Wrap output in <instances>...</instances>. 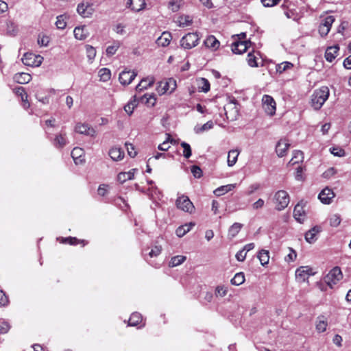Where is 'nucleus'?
<instances>
[{"label": "nucleus", "instance_id": "f257e3e1", "mask_svg": "<svg viewBox=\"0 0 351 351\" xmlns=\"http://www.w3.org/2000/svg\"><path fill=\"white\" fill-rule=\"evenodd\" d=\"M329 96V89L322 86L315 90L311 96V106L315 110H319L324 105Z\"/></svg>", "mask_w": 351, "mask_h": 351}, {"label": "nucleus", "instance_id": "f03ea898", "mask_svg": "<svg viewBox=\"0 0 351 351\" xmlns=\"http://www.w3.org/2000/svg\"><path fill=\"white\" fill-rule=\"evenodd\" d=\"M176 80L170 77L160 82L156 87V90L160 95L171 94L176 90Z\"/></svg>", "mask_w": 351, "mask_h": 351}, {"label": "nucleus", "instance_id": "7ed1b4c3", "mask_svg": "<svg viewBox=\"0 0 351 351\" xmlns=\"http://www.w3.org/2000/svg\"><path fill=\"white\" fill-rule=\"evenodd\" d=\"M199 38L197 32L188 33L181 38L180 45L185 49H191L198 45Z\"/></svg>", "mask_w": 351, "mask_h": 351}, {"label": "nucleus", "instance_id": "20e7f679", "mask_svg": "<svg viewBox=\"0 0 351 351\" xmlns=\"http://www.w3.org/2000/svg\"><path fill=\"white\" fill-rule=\"evenodd\" d=\"M274 200L276 209L282 210L288 206L290 199L287 191L280 190L275 193Z\"/></svg>", "mask_w": 351, "mask_h": 351}, {"label": "nucleus", "instance_id": "39448f33", "mask_svg": "<svg viewBox=\"0 0 351 351\" xmlns=\"http://www.w3.org/2000/svg\"><path fill=\"white\" fill-rule=\"evenodd\" d=\"M342 273L339 267H335L324 277V282L330 287L336 285L342 278Z\"/></svg>", "mask_w": 351, "mask_h": 351}, {"label": "nucleus", "instance_id": "423d86ee", "mask_svg": "<svg viewBox=\"0 0 351 351\" xmlns=\"http://www.w3.org/2000/svg\"><path fill=\"white\" fill-rule=\"evenodd\" d=\"M178 209L184 212L193 213L195 211V206L189 198L186 195H181L178 197L176 202Z\"/></svg>", "mask_w": 351, "mask_h": 351}, {"label": "nucleus", "instance_id": "0eeeda50", "mask_svg": "<svg viewBox=\"0 0 351 351\" xmlns=\"http://www.w3.org/2000/svg\"><path fill=\"white\" fill-rule=\"evenodd\" d=\"M43 60L42 56L32 53H25L22 58L23 63L29 66H39L42 64Z\"/></svg>", "mask_w": 351, "mask_h": 351}, {"label": "nucleus", "instance_id": "6e6552de", "mask_svg": "<svg viewBox=\"0 0 351 351\" xmlns=\"http://www.w3.org/2000/svg\"><path fill=\"white\" fill-rule=\"evenodd\" d=\"M263 108L265 112L270 116H273L276 113V102L272 97L265 95L262 99Z\"/></svg>", "mask_w": 351, "mask_h": 351}, {"label": "nucleus", "instance_id": "1a4fd4ad", "mask_svg": "<svg viewBox=\"0 0 351 351\" xmlns=\"http://www.w3.org/2000/svg\"><path fill=\"white\" fill-rule=\"evenodd\" d=\"M315 273L309 266H301L295 271V278L301 282H305L311 276H313Z\"/></svg>", "mask_w": 351, "mask_h": 351}, {"label": "nucleus", "instance_id": "9d476101", "mask_svg": "<svg viewBox=\"0 0 351 351\" xmlns=\"http://www.w3.org/2000/svg\"><path fill=\"white\" fill-rule=\"evenodd\" d=\"M75 132L90 137L97 135L96 130L87 123H77L75 126Z\"/></svg>", "mask_w": 351, "mask_h": 351}, {"label": "nucleus", "instance_id": "9b49d317", "mask_svg": "<svg viewBox=\"0 0 351 351\" xmlns=\"http://www.w3.org/2000/svg\"><path fill=\"white\" fill-rule=\"evenodd\" d=\"M137 73L134 71L124 70L120 73L119 80L122 85L130 84L136 77Z\"/></svg>", "mask_w": 351, "mask_h": 351}, {"label": "nucleus", "instance_id": "f8f14e48", "mask_svg": "<svg viewBox=\"0 0 351 351\" xmlns=\"http://www.w3.org/2000/svg\"><path fill=\"white\" fill-rule=\"evenodd\" d=\"M290 147L289 141L286 138L280 139L276 145V152L278 157L285 156Z\"/></svg>", "mask_w": 351, "mask_h": 351}, {"label": "nucleus", "instance_id": "ddd939ff", "mask_svg": "<svg viewBox=\"0 0 351 351\" xmlns=\"http://www.w3.org/2000/svg\"><path fill=\"white\" fill-rule=\"evenodd\" d=\"M335 195L332 190L328 187L324 189L319 194V199L324 204H330Z\"/></svg>", "mask_w": 351, "mask_h": 351}, {"label": "nucleus", "instance_id": "4468645a", "mask_svg": "<svg viewBox=\"0 0 351 351\" xmlns=\"http://www.w3.org/2000/svg\"><path fill=\"white\" fill-rule=\"evenodd\" d=\"M250 45V42L246 40L237 41L232 43V51L234 53L241 54L247 51Z\"/></svg>", "mask_w": 351, "mask_h": 351}, {"label": "nucleus", "instance_id": "2eb2a0df", "mask_svg": "<svg viewBox=\"0 0 351 351\" xmlns=\"http://www.w3.org/2000/svg\"><path fill=\"white\" fill-rule=\"evenodd\" d=\"M108 154L112 160L119 161L124 157V151L121 147L114 146L110 149Z\"/></svg>", "mask_w": 351, "mask_h": 351}, {"label": "nucleus", "instance_id": "dca6fc26", "mask_svg": "<svg viewBox=\"0 0 351 351\" xmlns=\"http://www.w3.org/2000/svg\"><path fill=\"white\" fill-rule=\"evenodd\" d=\"M339 50V47L338 45L328 47L325 52L324 56L326 60L329 62H332L338 55Z\"/></svg>", "mask_w": 351, "mask_h": 351}, {"label": "nucleus", "instance_id": "f3484780", "mask_svg": "<svg viewBox=\"0 0 351 351\" xmlns=\"http://www.w3.org/2000/svg\"><path fill=\"white\" fill-rule=\"evenodd\" d=\"M71 156L75 164H81L84 161V151L80 147H75L71 152Z\"/></svg>", "mask_w": 351, "mask_h": 351}, {"label": "nucleus", "instance_id": "a211bd4d", "mask_svg": "<svg viewBox=\"0 0 351 351\" xmlns=\"http://www.w3.org/2000/svg\"><path fill=\"white\" fill-rule=\"evenodd\" d=\"M13 80L18 84H25L29 83L32 80V76L27 73H17L14 75Z\"/></svg>", "mask_w": 351, "mask_h": 351}, {"label": "nucleus", "instance_id": "6ab92c4d", "mask_svg": "<svg viewBox=\"0 0 351 351\" xmlns=\"http://www.w3.org/2000/svg\"><path fill=\"white\" fill-rule=\"evenodd\" d=\"M88 4H84V3H81L78 4L77 8V11L80 15H81L84 18L90 17L93 14V10L89 8Z\"/></svg>", "mask_w": 351, "mask_h": 351}, {"label": "nucleus", "instance_id": "aec40b11", "mask_svg": "<svg viewBox=\"0 0 351 351\" xmlns=\"http://www.w3.org/2000/svg\"><path fill=\"white\" fill-rule=\"evenodd\" d=\"M204 45L212 49L217 50L220 45L219 41L213 35L208 36L204 42Z\"/></svg>", "mask_w": 351, "mask_h": 351}, {"label": "nucleus", "instance_id": "412c9836", "mask_svg": "<svg viewBox=\"0 0 351 351\" xmlns=\"http://www.w3.org/2000/svg\"><path fill=\"white\" fill-rule=\"evenodd\" d=\"M73 33L75 38L80 40L86 39L89 34L85 26L76 27L74 29Z\"/></svg>", "mask_w": 351, "mask_h": 351}, {"label": "nucleus", "instance_id": "4be33fe9", "mask_svg": "<svg viewBox=\"0 0 351 351\" xmlns=\"http://www.w3.org/2000/svg\"><path fill=\"white\" fill-rule=\"evenodd\" d=\"M154 83V79L153 77H147L143 79L136 86V91H142L147 89L148 87L152 86Z\"/></svg>", "mask_w": 351, "mask_h": 351}, {"label": "nucleus", "instance_id": "5701e85b", "mask_svg": "<svg viewBox=\"0 0 351 351\" xmlns=\"http://www.w3.org/2000/svg\"><path fill=\"white\" fill-rule=\"evenodd\" d=\"M293 217L300 223H302L305 219L304 208L300 204H298L294 208Z\"/></svg>", "mask_w": 351, "mask_h": 351}, {"label": "nucleus", "instance_id": "b1692460", "mask_svg": "<svg viewBox=\"0 0 351 351\" xmlns=\"http://www.w3.org/2000/svg\"><path fill=\"white\" fill-rule=\"evenodd\" d=\"M171 39V34L169 32H164L156 40V43L158 46L167 47L169 45Z\"/></svg>", "mask_w": 351, "mask_h": 351}, {"label": "nucleus", "instance_id": "393cba45", "mask_svg": "<svg viewBox=\"0 0 351 351\" xmlns=\"http://www.w3.org/2000/svg\"><path fill=\"white\" fill-rule=\"evenodd\" d=\"M137 171L136 169H132L128 172H121L117 176V180L119 182L123 183L127 180L134 179V173Z\"/></svg>", "mask_w": 351, "mask_h": 351}, {"label": "nucleus", "instance_id": "a878e982", "mask_svg": "<svg viewBox=\"0 0 351 351\" xmlns=\"http://www.w3.org/2000/svg\"><path fill=\"white\" fill-rule=\"evenodd\" d=\"M128 5L132 10L139 12L145 8V3L144 0H128Z\"/></svg>", "mask_w": 351, "mask_h": 351}, {"label": "nucleus", "instance_id": "bb28decb", "mask_svg": "<svg viewBox=\"0 0 351 351\" xmlns=\"http://www.w3.org/2000/svg\"><path fill=\"white\" fill-rule=\"evenodd\" d=\"M320 231V229L317 226H315L311 230H309L305 234V240L309 243H313L316 241V235L317 233H319Z\"/></svg>", "mask_w": 351, "mask_h": 351}, {"label": "nucleus", "instance_id": "cd10ccee", "mask_svg": "<svg viewBox=\"0 0 351 351\" xmlns=\"http://www.w3.org/2000/svg\"><path fill=\"white\" fill-rule=\"evenodd\" d=\"M195 226V223L190 222L178 227L176 231V234L178 237H182L187 232H189L192 228Z\"/></svg>", "mask_w": 351, "mask_h": 351}, {"label": "nucleus", "instance_id": "c85d7f7f", "mask_svg": "<svg viewBox=\"0 0 351 351\" xmlns=\"http://www.w3.org/2000/svg\"><path fill=\"white\" fill-rule=\"evenodd\" d=\"M176 23L179 27H187L192 24L193 19L189 15H180L178 17Z\"/></svg>", "mask_w": 351, "mask_h": 351}, {"label": "nucleus", "instance_id": "c756f323", "mask_svg": "<svg viewBox=\"0 0 351 351\" xmlns=\"http://www.w3.org/2000/svg\"><path fill=\"white\" fill-rule=\"evenodd\" d=\"M235 186H236L235 184H231L221 186L216 189L213 193L217 196H221V195H223L226 194V193L232 191V189H234L235 188Z\"/></svg>", "mask_w": 351, "mask_h": 351}, {"label": "nucleus", "instance_id": "7c9ffc66", "mask_svg": "<svg viewBox=\"0 0 351 351\" xmlns=\"http://www.w3.org/2000/svg\"><path fill=\"white\" fill-rule=\"evenodd\" d=\"M239 154L240 152L238 149H232L228 152V165L229 167H232L236 164Z\"/></svg>", "mask_w": 351, "mask_h": 351}, {"label": "nucleus", "instance_id": "2f4dec72", "mask_svg": "<svg viewBox=\"0 0 351 351\" xmlns=\"http://www.w3.org/2000/svg\"><path fill=\"white\" fill-rule=\"evenodd\" d=\"M197 84L199 91L207 93L210 90V83L206 78L201 77L197 79Z\"/></svg>", "mask_w": 351, "mask_h": 351}, {"label": "nucleus", "instance_id": "473e14b6", "mask_svg": "<svg viewBox=\"0 0 351 351\" xmlns=\"http://www.w3.org/2000/svg\"><path fill=\"white\" fill-rule=\"evenodd\" d=\"M257 257L259 259L261 264L263 266H265L269 263V252L266 250H261V251H259Z\"/></svg>", "mask_w": 351, "mask_h": 351}, {"label": "nucleus", "instance_id": "72a5a7b5", "mask_svg": "<svg viewBox=\"0 0 351 351\" xmlns=\"http://www.w3.org/2000/svg\"><path fill=\"white\" fill-rule=\"evenodd\" d=\"M304 160V154L303 152L300 150H295L293 152V156L290 161L289 162V165H293L295 164H298L302 162Z\"/></svg>", "mask_w": 351, "mask_h": 351}, {"label": "nucleus", "instance_id": "f704fd0d", "mask_svg": "<svg viewBox=\"0 0 351 351\" xmlns=\"http://www.w3.org/2000/svg\"><path fill=\"white\" fill-rule=\"evenodd\" d=\"M67 142L65 138V134H58L53 140V145L58 149L62 148L66 145Z\"/></svg>", "mask_w": 351, "mask_h": 351}, {"label": "nucleus", "instance_id": "c9c22d12", "mask_svg": "<svg viewBox=\"0 0 351 351\" xmlns=\"http://www.w3.org/2000/svg\"><path fill=\"white\" fill-rule=\"evenodd\" d=\"M328 326V322L324 319V316H319L317 317V322L316 324V330L318 332H324L326 330Z\"/></svg>", "mask_w": 351, "mask_h": 351}, {"label": "nucleus", "instance_id": "e433bc0d", "mask_svg": "<svg viewBox=\"0 0 351 351\" xmlns=\"http://www.w3.org/2000/svg\"><path fill=\"white\" fill-rule=\"evenodd\" d=\"M243 227V224L240 223H233L228 230V235L231 238H234L237 235V234L240 232Z\"/></svg>", "mask_w": 351, "mask_h": 351}, {"label": "nucleus", "instance_id": "4c0bfd02", "mask_svg": "<svg viewBox=\"0 0 351 351\" xmlns=\"http://www.w3.org/2000/svg\"><path fill=\"white\" fill-rule=\"evenodd\" d=\"M142 322V316L138 313H133L129 319V325L132 326H138Z\"/></svg>", "mask_w": 351, "mask_h": 351}, {"label": "nucleus", "instance_id": "58836bf2", "mask_svg": "<svg viewBox=\"0 0 351 351\" xmlns=\"http://www.w3.org/2000/svg\"><path fill=\"white\" fill-rule=\"evenodd\" d=\"M293 67V64L290 62H283L276 65V71L282 73L286 71L290 70Z\"/></svg>", "mask_w": 351, "mask_h": 351}, {"label": "nucleus", "instance_id": "ea45409f", "mask_svg": "<svg viewBox=\"0 0 351 351\" xmlns=\"http://www.w3.org/2000/svg\"><path fill=\"white\" fill-rule=\"evenodd\" d=\"M166 135L167 136V138L163 141L162 143L158 146V149L159 150L167 151L170 148L169 143H175V141L171 138V136L169 134H167Z\"/></svg>", "mask_w": 351, "mask_h": 351}, {"label": "nucleus", "instance_id": "a19ab883", "mask_svg": "<svg viewBox=\"0 0 351 351\" xmlns=\"http://www.w3.org/2000/svg\"><path fill=\"white\" fill-rule=\"evenodd\" d=\"M186 259V257L184 256H176L171 258L170 262H169V266L170 267H176L182 263H183Z\"/></svg>", "mask_w": 351, "mask_h": 351}, {"label": "nucleus", "instance_id": "79ce46f5", "mask_svg": "<svg viewBox=\"0 0 351 351\" xmlns=\"http://www.w3.org/2000/svg\"><path fill=\"white\" fill-rule=\"evenodd\" d=\"M99 76L100 80L103 82H107L110 79L111 72L110 70L107 68H102L99 71Z\"/></svg>", "mask_w": 351, "mask_h": 351}, {"label": "nucleus", "instance_id": "37998d69", "mask_svg": "<svg viewBox=\"0 0 351 351\" xmlns=\"http://www.w3.org/2000/svg\"><path fill=\"white\" fill-rule=\"evenodd\" d=\"M213 128V122L212 121H208L204 125L199 126L197 125L195 127L194 130L196 133L203 132L204 131L210 130Z\"/></svg>", "mask_w": 351, "mask_h": 351}, {"label": "nucleus", "instance_id": "c03bdc74", "mask_svg": "<svg viewBox=\"0 0 351 351\" xmlns=\"http://www.w3.org/2000/svg\"><path fill=\"white\" fill-rule=\"evenodd\" d=\"M245 282V276L243 273L239 272L234 275L233 278L231 280V283L234 285H241Z\"/></svg>", "mask_w": 351, "mask_h": 351}, {"label": "nucleus", "instance_id": "a18cd8bd", "mask_svg": "<svg viewBox=\"0 0 351 351\" xmlns=\"http://www.w3.org/2000/svg\"><path fill=\"white\" fill-rule=\"evenodd\" d=\"M341 221V216L339 214H332L329 217V223L332 227L339 226Z\"/></svg>", "mask_w": 351, "mask_h": 351}, {"label": "nucleus", "instance_id": "49530a36", "mask_svg": "<svg viewBox=\"0 0 351 351\" xmlns=\"http://www.w3.org/2000/svg\"><path fill=\"white\" fill-rule=\"evenodd\" d=\"M6 33L10 36H14L17 33V26L12 21H8L6 23Z\"/></svg>", "mask_w": 351, "mask_h": 351}, {"label": "nucleus", "instance_id": "de8ad7c7", "mask_svg": "<svg viewBox=\"0 0 351 351\" xmlns=\"http://www.w3.org/2000/svg\"><path fill=\"white\" fill-rule=\"evenodd\" d=\"M138 101L136 99V98L134 99V100L128 102L125 106L124 110L125 111L129 114L131 115L133 112L134 109L137 106Z\"/></svg>", "mask_w": 351, "mask_h": 351}, {"label": "nucleus", "instance_id": "09e8293b", "mask_svg": "<svg viewBox=\"0 0 351 351\" xmlns=\"http://www.w3.org/2000/svg\"><path fill=\"white\" fill-rule=\"evenodd\" d=\"M181 147L183 148V156L186 158L191 157L192 151L190 145L186 142H182L180 143Z\"/></svg>", "mask_w": 351, "mask_h": 351}, {"label": "nucleus", "instance_id": "8fccbe9b", "mask_svg": "<svg viewBox=\"0 0 351 351\" xmlns=\"http://www.w3.org/2000/svg\"><path fill=\"white\" fill-rule=\"evenodd\" d=\"M141 100L143 103H145L151 106H154L156 102V98L153 95H148L145 94L141 98Z\"/></svg>", "mask_w": 351, "mask_h": 351}, {"label": "nucleus", "instance_id": "3c124183", "mask_svg": "<svg viewBox=\"0 0 351 351\" xmlns=\"http://www.w3.org/2000/svg\"><path fill=\"white\" fill-rule=\"evenodd\" d=\"M334 21H335V18L333 16H327L323 20H322L320 24L330 29Z\"/></svg>", "mask_w": 351, "mask_h": 351}, {"label": "nucleus", "instance_id": "603ef678", "mask_svg": "<svg viewBox=\"0 0 351 351\" xmlns=\"http://www.w3.org/2000/svg\"><path fill=\"white\" fill-rule=\"evenodd\" d=\"M86 51L87 58H88L89 60L92 61L95 58V56H96L95 49L90 45H86Z\"/></svg>", "mask_w": 351, "mask_h": 351}, {"label": "nucleus", "instance_id": "864d4df0", "mask_svg": "<svg viewBox=\"0 0 351 351\" xmlns=\"http://www.w3.org/2000/svg\"><path fill=\"white\" fill-rule=\"evenodd\" d=\"M247 62L249 66L252 67H257L258 64L256 62V57L254 54L249 53L247 58Z\"/></svg>", "mask_w": 351, "mask_h": 351}, {"label": "nucleus", "instance_id": "5fc2aeb1", "mask_svg": "<svg viewBox=\"0 0 351 351\" xmlns=\"http://www.w3.org/2000/svg\"><path fill=\"white\" fill-rule=\"evenodd\" d=\"M228 292V288L225 286H217L215 289L216 296L224 297Z\"/></svg>", "mask_w": 351, "mask_h": 351}, {"label": "nucleus", "instance_id": "6e6d98bb", "mask_svg": "<svg viewBox=\"0 0 351 351\" xmlns=\"http://www.w3.org/2000/svg\"><path fill=\"white\" fill-rule=\"evenodd\" d=\"M56 25L58 29H63L66 25V23L64 20L63 15L58 16L56 22Z\"/></svg>", "mask_w": 351, "mask_h": 351}, {"label": "nucleus", "instance_id": "4d7b16f0", "mask_svg": "<svg viewBox=\"0 0 351 351\" xmlns=\"http://www.w3.org/2000/svg\"><path fill=\"white\" fill-rule=\"evenodd\" d=\"M125 26L122 23H117L113 27L114 32L119 35H123L125 34Z\"/></svg>", "mask_w": 351, "mask_h": 351}, {"label": "nucleus", "instance_id": "13d9d810", "mask_svg": "<svg viewBox=\"0 0 351 351\" xmlns=\"http://www.w3.org/2000/svg\"><path fill=\"white\" fill-rule=\"evenodd\" d=\"M330 150L331 154L335 156L341 157V156H345L344 149H343L340 147H332V148H330Z\"/></svg>", "mask_w": 351, "mask_h": 351}, {"label": "nucleus", "instance_id": "bf43d9fd", "mask_svg": "<svg viewBox=\"0 0 351 351\" xmlns=\"http://www.w3.org/2000/svg\"><path fill=\"white\" fill-rule=\"evenodd\" d=\"M180 3L177 1H171L169 3V8L173 12H178L180 8Z\"/></svg>", "mask_w": 351, "mask_h": 351}, {"label": "nucleus", "instance_id": "052dcab7", "mask_svg": "<svg viewBox=\"0 0 351 351\" xmlns=\"http://www.w3.org/2000/svg\"><path fill=\"white\" fill-rule=\"evenodd\" d=\"M191 173L195 178H200L202 175V171L198 166L193 165L191 167Z\"/></svg>", "mask_w": 351, "mask_h": 351}, {"label": "nucleus", "instance_id": "680f3d73", "mask_svg": "<svg viewBox=\"0 0 351 351\" xmlns=\"http://www.w3.org/2000/svg\"><path fill=\"white\" fill-rule=\"evenodd\" d=\"M125 147L128 151V154L130 157L134 158V156H136V152L135 151L134 147L133 146L132 144L126 143Z\"/></svg>", "mask_w": 351, "mask_h": 351}, {"label": "nucleus", "instance_id": "e2e57ef3", "mask_svg": "<svg viewBox=\"0 0 351 351\" xmlns=\"http://www.w3.org/2000/svg\"><path fill=\"white\" fill-rule=\"evenodd\" d=\"M280 0H261L263 5L265 7H274L279 3Z\"/></svg>", "mask_w": 351, "mask_h": 351}, {"label": "nucleus", "instance_id": "0e129e2a", "mask_svg": "<svg viewBox=\"0 0 351 351\" xmlns=\"http://www.w3.org/2000/svg\"><path fill=\"white\" fill-rule=\"evenodd\" d=\"M161 247L156 245L149 252V256L152 258L158 256L161 252Z\"/></svg>", "mask_w": 351, "mask_h": 351}, {"label": "nucleus", "instance_id": "69168bd1", "mask_svg": "<svg viewBox=\"0 0 351 351\" xmlns=\"http://www.w3.org/2000/svg\"><path fill=\"white\" fill-rule=\"evenodd\" d=\"M108 186L106 184H101L97 189V193L100 196H104L107 194Z\"/></svg>", "mask_w": 351, "mask_h": 351}, {"label": "nucleus", "instance_id": "338daca9", "mask_svg": "<svg viewBox=\"0 0 351 351\" xmlns=\"http://www.w3.org/2000/svg\"><path fill=\"white\" fill-rule=\"evenodd\" d=\"M296 257H297V254H296L295 251L293 250L292 248H290V252L285 257V261L287 262H292L296 258Z\"/></svg>", "mask_w": 351, "mask_h": 351}, {"label": "nucleus", "instance_id": "774afa93", "mask_svg": "<svg viewBox=\"0 0 351 351\" xmlns=\"http://www.w3.org/2000/svg\"><path fill=\"white\" fill-rule=\"evenodd\" d=\"M8 304V298L5 293L0 290V306H4Z\"/></svg>", "mask_w": 351, "mask_h": 351}]
</instances>
